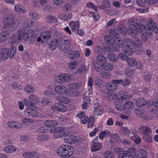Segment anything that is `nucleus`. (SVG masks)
Wrapping results in <instances>:
<instances>
[{
    "label": "nucleus",
    "instance_id": "nucleus-2",
    "mask_svg": "<svg viewBox=\"0 0 158 158\" xmlns=\"http://www.w3.org/2000/svg\"><path fill=\"white\" fill-rule=\"evenodd\" d=\"M74 152L73 148L68 144L63 145L59 146L56 150L57 154L61 156L60 158H70Z\"/></svg>",
    "mask_w": 158,
    "mask_h": 158
},
{
    "label": "nucleus",
    "instance_id": "nucleus-60",
    "mask_svg": "<svg viewBox=\"0 0 158 158\" xmlns=\"http://www.w3.org/2000/svg\"><path fill=\"white\" fill-rule=\"evenodd\" d=\"M73 6L71 4H67L64 6V9L67 11H70L73 9Z\"/></svg>",
    "mask_w": 158,
    "mask_h": 158
},
{
    "label": "nucleus",
    "instance_id": "nucleus-59",
    "mask_svg": "<svg viewBox=\"0 0 158 158\" xmlns=\"http://www.w3.org/2000/svg\"><path fill=\"white\" fill-rule=\"evenodd\" d=\"M136 3L139 6H144L146 4L145 0H136Z\"/></svg>",
    "mask_w": 158,
    "mask_h": 158
},
{
    "label": "nucleus",
    "instance_id": "nucleus-13",
    "mask_svg": "<svg viewBox=\"0 0 158 158\" xmlns=\"http://www.w3.org/2000/svg\"><path fill=\"white\" fill-rule=\"evenodd\" d=\"M137 20L136 18H132L129 20L128 24L133 27V29L131 30L132 34H136L137 32L141 33L144 27L143 25L137 24Z\"/></svg>",
    "mask_w": 158,
    "mask_h": 158
},
{
    "label": "nucleus",
    "instance_id": "nucleus-38",
    "mask_svg": "<svg viewBox=\"0 0 158 158\" xmlns=\"http://www.w3.org/2000/svg\"><path fill=\"white\" fill-rule=\"evenodd\" d=\"M110 134V132L108 130L102 131L99 135V138L100 140H102L106 136H108Z\"/></svg>",
    "mask_w": 158,
    "mask_h": 158
},
{
    "label": "nucleus",
    "instance_id": "nucleus-6",
    "mask_svg": "<svg viewBox=\"0 0 158 158\" xmlns=\"http://www.w3.org/2000/svg\"><path fill=\"white\" fill-rule=\"evenodd\" d=\"M117 30L111 29L110 31V35L115 37V40L109 35H106L105 38V40L106 43L109 45H112L114 44L115 45L116 48H118L120 44L121 43V41L117 38L118 35V33Z\"/></svg>",
    "mask_w": 158,
    "mask_h": 158
},
{
    "label": "nucleus",
    "instance_id": "nucleus-3",
    "mask_svg": "<svg viewBox=\"0 0 158 158\" xmlns=\"http://www.w3.org/2000/svg\"><path fill=\"white\" fill-rule=\"evenodd\" d=\"M135 148L131 147L129 148L127 150L123 151V149L118 147H115L114 149L115 153H118V158H138V156H133Z\"/></svg>",
    "mask_w": 158,
    "mask_h": 158
},
{
    "label": "nucleus",
    "instance_id": "nucleus-40",
    "mask_svg": "<svg viewBox=\"0 0 158 158\" xmlns=\"http://www.w3.org/2000/svg\"><path fill=\"white\" fill-rule=\"evenodd\" d=\"M35 106H32L30 107V113H26L29 115L31 116L32 117H36L38 116V114L36 110H35Z\"/></svg>",
    "mask_w": 158,
    "mask_h": 158
},
{
    "label": "nucleus",
    "instance_id": "nucleus-45",
    "mask_svg": "<svg viewBox=\"0 0 158 158\" xmlns=\"http://www.w3.org/2000/svg\"><path fill=\"white\" fill-rule=\"evenodd\" d=\"M40 36L44 39V40L48 41L50 38L51 36L47 31H44L41 33Z\"/></svg>",
    "mask_w": 158,
    "mask_h": 158
},
{
    "label": "nucleus",
    "instance_id": "nucleus-21",
    "mask_svg": "<svg viewBox=\"0 0 158 158\" xmlns=\"http://www.w3.org/2000/svg\"><path fill=\"white\" fill-rule=\"evenodd\" d=\"M88 69L87 67L85 64H83L79 65L75 73L80 75H81L85 72H88Z\"/></svg>",
    "mask_w": 158,
    "mask_h": 158
},
{
    "label": "nucleus",
    "instance_id": "nucleus-9",
    "mask_svg": "<svg viewBox=\"0 0 158 158\" xmlns=\"http://www.w3.org/2000/svg\"><path fill=\"white\" fill-rule=\"evenodd\" d=\"M34 32L32 30H28L25 32V30L23 28L20 29L17 32V39L19 41H22V40L27 41L34 34Z\"/></svg>",
    "mask_w": 158,
    "mask_h": 158
},
{
    "label": "nucleus",
    "instance_id": "nucleus-36",
    "mask_svg": "<svg viewBox=\"0 0 158 158\" xmlns=\"http://www.w3.org/2000/svg\"><path fill=\"white\" fill-rule=\"evenodd\" d=\"M134 152V155H133V156L134 157L135 156H139H139L141 155H143V156H145L146 155L147 152L146 151L142 149H139L138 150V151L136 153L135 149V148Z\"/></svg>",
    "mask_w": 158,
    "mask_h": 158
},
{
    "label": "nucleus",
    "instance_id": "nucleus-24",
    "mask_svg": "<svg viewBox=\"0 0 158 158\" xmlns=\"http://www.w3.org/2000/svg\"><path fill=\"white\" fill-rule=\"evenodd\" d=\"M56 100L64 104H68L70 102V100L69 98L60 96H58L56 97Z\"/></svg>",
    "mask_w": 158,
    "mask_h": 158
},
{
    "label": "nucleus",
    "instance_id": "nucleus-49",
    "mask_svg": "<svg viewBox=\"0 0 158 158\" xmlns=\"http://www.w3.org/2000/svg\"><path fill=\"white\" fill-rule=\"evenodd\" d=\"M46 20L49 23H56L57 19L52 16H49L46 17Z\"/></svg>",
    "mask_w": 158,
    "mask_h": 158
},
{
    "label": "nucleus",
    "instance_id": "nucleus-12",
    "mask_svg": "<svg viewBox=\"0 0 158 158\" xmlns=\"http://www.w3.org/2000/svg\"><path fill=\"white\" fill-rule=\"evenodd\" d=\"M50 131L53 134V138H59L64 137L67 134V131L65 128L62 127H59L50 130Z\"/></svg>",
    "mask_w": 158,
    "mask_h": 158
},
{
    "label": "nucleus",
    "instance_id": "nucleus-53",
    "mask_svg": "<svg viewBox=\"0 0 158 158\" xmlns=\"http://www.w3.org/2000/svg\"><path fill=\"white\" fill-rule=\"evenodd\" d=\"M131 42L133 43V46L136 47H142V43L141 41L139 40H137L135 42H133L131 40Z\"/></svg>",
    "mask_w": 158,
    "mask_h": 158
},
{
    "label": "nucleus",
    "instance_id": "nucleus-56",
    "mask_svg": "<svg viewBox=\"0 0 158 158\" xmlns=\"http://www.w3.org/2000/svg\"><path fill=\"white\" fill-rule=\"evenodd\" d=\"M30 15L31 18L34 20H37L40 18V16L38 14L33 12H31Z\"/></svg>",
    "mask_w": 158,
    "mask_h": 158
},
{
    "label": "nucleus",
    "instance_id": "nucleus-31",
    "mask_svg": "<svg viewBox=\"0 0 158 158\" xmlns=\"http://www.w3.org/2000/svg\"><path fill=\"white\" fill-rule=\"evenodd\" d=\"M125 110L128 112L131 110L134 106L133 103L131 101H127L124 103Z\"/></svg>",
    "mask_w": 158,
    "mask_h": 158
},
{
    "label": "nucleus",
    "instance_id": "nucleus-42",
    "mask_svg": "<svg viewBox=\"0 0 158 158\" xmlns=\"http://www.w3.org/2000/svg\"><path fill=\"white\" fill-rule=\"evenodd\" d=\"M78 65V62L76 61H73L69 63L68 66L70 69H75Z\"/></svg>",
    "mask_w": 158,
    "mask_h": 158
},
{
    "label": "nucleus",
    "instance_id": "nucleus-48",
    "mask_svg": "<svg viewBox=\"0 0 158 158\" xmlns=\"http://www.w3.org/2000/svg\"><path fill=\"white\" fill-rule=\"evenodd\" d=\"M21 122L24 125H28L33 123V121L31 118H24L22 119Z\"/></svg>",
    "mask_w": 158,
    "mask_h": 158
},
{
    "label": "nucleus",
    "instance_id": "nucleus-44",
    "mask_svg": "<svg viewBox=\"0 0 158 158\" xmlns=\"http://www.w3.org/2000/svg\"><path fill=\"white\" fill-rule=\"evenodd\" d=\"M108 60L112 62H115L118 61L119 57L114 54H109L108 56Z\"/></svg>",
    "mask_w": 158,
    "mask_h": 158
},
{
    "label": "nucleus",
    "instance_id": "nucleus-57",
    "mask_svg": "<svg viewBox=\"0 0 158 158\" xmlns=\"http://www.w3.org/2000/svg\"><path fill=\"white\" fill-rule=\"evenodd\" d=\"M134 71V69H127L125 71V74L127 76H130L133 73Z\"/></svg>",
    "mask_w": 158,
    "mask_h": 158
},
{
    "label": "nucleus",
    "instance_id": "nucleus-16",
    "mask_svg": "<svg viewBox=\"0 0 158 158\" xmlns=\"http://www.w3.org/2000/svg\"><path fill=\"white\" fill-rule=\"evenodd\" d=\"M122 80H113L111 83H108L106 85V89L111 90H114L118 88L117 84L122 83Z\"/></svg>",
    "mask_w": 158,
    "mask_h": 158
},
{
    "label": "nucleus",
    "instance_id": "nucleus-15",
    "mask_svg": "<svg viewBox=\"0 0 158 158\" xmlns=\"http://www.w3.org/2000/svg\"><path fill=\"white\" fill-rule=\"evenodd\" d=\"M97 60L98 63H96L94 64L95 70L100 72L101 70L102 65L100 64H104L107 61V59L106 57L102 55H98L97 56Z\"/></svg>",
    "mask_w": 158,
    "mask_h": 158
},
{
    "label": "nucleus",
    "instance_id": "nucleus-55",
    "mask_svg": "<svg viewBox=\"0 0 158 158\" xmlns=\"http://www.w3.org/2000/svg\"><path fill=\"white\" fill-rule=\"evenodd\" d=\"M131 139L137 144H139L141 141L140 138L139 137L135 135H134L133 136H131Z\"/></svg>",
    "mask_w": 158,
    "mask_h": 158
},
{
    "label": "nucleus",
    "instance_id": "nucleus-20",
    "mask_svg": "<svg viewBox=\"0 0 158 158\" xmlns=\"http://www.w3.org/2000/svg\"><path fill=\"white\" fill-rule=\"evenodd\" d=\"M10 34L7 31H3L0 33V43H3L8 39Z\"/></svg>",
    "mask_w": 158,
    "mask_h": 158
},
{
    "label": "nucleus",
    "instance_id": "nucleus-23",
    "mask_svg": "<svg viewBox=\"0 0 158 158\" xmlns=\"http://www.w3.org/2000/svg\"><path fill=\"white\" fill-rule=\"evenodd\" d=\"M70 45V43L69 41L65 40L61 42L59 46V48L60 50H64L68 49L69 48Z\"/></svg>",
    "mask_w": 158,
    "mask_h": 158
},
{
    "label": "nucleus",
    "instance_id": "nucleus-52",
    "mask_svg": "<svg viewBox=\"0 0 158 158\" xmlns=\"http://www.w3.org/2000/svg\"><path fill=\"white\" fill-rule=\"evenodd\" d=\"M87 6L88 8H92L96 12L98 11V9L97 6L91 2H88L87 4Z\"/></svg>",
    "mask_w": 158,
    "mask_h": 158
},
{
    "label": "nucleus",
    "instance_id": "nucleus-61",
    "mask_svg": "<svg viewBox=\"0 0 158 158\" xmlns=\"http://www.w3.org/2000/svg\"><path fill=\"white\" fill-rule=\"evenodd\" d=\"M12 88L15 90H18L22 89L21 86L16 83H14L12 84Z\"/></svg>",
    "mask_w": 158,
    "mask_h": 158
},
{
    "label": "nucleus",
    "instance_id": "nucleus-39",
    "mask_svg": "<svg viewBox=\"0 0 158 158\" xmlns=\"http://www.w3.org/2000/svg\"><path fill=\"white\" fill-rule=\"evenodd\" d=\"M139 131L144 135L150 132V129L146 127H141L139 128Z\"/></svg>",
    "mask_w": 158,
    "mask_h": 158
},
{
    "label": "nucleus",
    "instance_id": "nucleus-32",
    "mask_svg": "<svg viewBox=\"0 0 158 158\" xmlns=\"http://www.w3.org/2000/svg\"><path fill=\"white\" fill-rule=\"evenodd\" d=\"M16 149L15 147L12 145H9L5 147L4 150L6 152L12 153L15 152Z\"/></svg>",
    "mask_w": 158,
    "mask_h": 158
},
{
    "label": "nucleus",
    "instance_id": "nucleus-62",
    "mask_svg": "<svg viewBox=\"0 0 158 158\" xmlns=\"http://www.w3.org/2000/svg\"><path fill=\"white\" fill-rule=\"evenodd\" d=\"M119 31L122 34H124L126 33L125 27L122 25H120L119 27Z\"/></svg>",
    "mask_w": 158,
    "mask_h": 158
},
{
    "label": "nucleus",
    "instance_id": "nucleus-50",
    "mask_svg": "<svg viewBox=\"0 0 158 158\" xmlns=\"http://www.w3.org/2000/svg\"><path fill=\"white\" fill-rule=\"evenodd\" d=\"M58 111L61 112H65L67 111V108L64 105L59 103Z\"/></svg>",
    "mask_w": 158,
    "mask_h": 158
},
{
    "label": "nucleus",
    "instance_id": "nucleus-51",
    "mask_svg": "<svg viewBox=\"0 0 158 158\" xmlns=\"http://www.w3.org/2000/svg\"><path fill=\"white\" fill-rule=\"evenodd\" d=\"M143 139L145 141L148 143H151L152 141V136L150 135H147L146 134L143 135Z\"/></svg>",
    "mask_w": 158,
    "mask_h": 158
},
{
    "label": "nucleus",
    "instance_id": "nucleus-35",
    "mask_svg": "<svg viewBox=\"0 0 158 158\" xmlns=\"http://www.w3.org/2000/svg\"><path fill=\"white\" fill-rule=\"evenodd\" d=\"M80 52L77 51L71 52L69 55L70 58L73 60H76L78 59L80 57Z\"/></svg>",
    "mask_w": 158,
    "mask_h": 158
},
{
    "label": "nucleus",
    "instance_id": "nucleus-4",
    "mask_svg": "<svg viewBox=\"0 0 158 158\" xmlns=\"http://www.w3.org/2000/svg\"><path fill=\"white\" fill-rule=\"evenodd\" d=\"M155 25L154 21L152 19H149L148 21L146 27L143 25L144 27L143 29L141 32L140 33V35H142L141 38L143 41L145 42L147 40V36L152 34V29Z\"/></svg>",
    "mask_w": 158,
    "mask_h": 158
},
{
    "label": "nucleus",
    "instance_id": "nucleus-14",
    "mask_svg": "<svg viewBox=\"0 0 158 158\" xmlns=\"http://www.w3.org/2000/svg\"><path fill=\"white\" fill-rule=\"evenodd\" d=\"M55 81L59 83L68 82L71 80V77L69 74L65 73H61L54 78Z\"/></svg>",
    "mask_w": 158,
    "mask_h": 158
},
{
    "label": "nucleus",
    "instance_id": "nucleus-46",
    "mask_svg": "<svg viewBox=\"0 0 158 158\" xmlns=\"http://www.w3.org/2000/svg\"><path fill=\"white\" fill-rule=\"evenodd\" d=\"M103 156L105 158H113L114 157V155L113 152L107 151L104 153Z\"/></svg>",
    "mask_w": 158,
    "mask_h": 158
},
{
    "label": "nucleus",
    "instance_id": "nucleus-18",
    "mask_svg": "<svg viewBox=\"0 0 158 158\" xmlns=\"http://www.w3.org/2000/svg\"><path fill=\"white\" fill-rule=\"evenodd\" d=\"M128 64L132 67L136 66V68L138 69H141L143 67V64L140 62H137L136 60L134 58H130L128 60Z\"/></svg>",
    "mask_w": 158,
    "mask_h": 158
},
{
    "label": "nucleus",
    "instance_id": "nucleus-54",
    "mask_svg": "<svg viewBox=\"0 0 158 158\" xmlns=\"http://www.w3.org/2000/svg\"><path fill=\"white\" fill-rule=\"evenodd\" d=\"M51 102V100L47 98H43L41 100V103L44 106L48 105Z\"/></svg>",
    "mask_w": 158,
    "mask_h": 158
},
{
    "label": "nucleus",
    "instance_id": "nucleus-7",
    "mask_svg": "<svg viewBox=\"0 0 158 158\" xmlns=\"http://www.w3.org/2000/svg\"><path fill=\"white\" fill-rule=\"evenodd\" d=\"M3 23L5 28L9 27L11 31L14 30L19 26V23L14 22L13 15L10 14H7L5 16L3 20Z\"/></svg>",
    "mask_w": 158,
    "mask_h": 158
},
{
    "label": "nucleus",
    "instance_id": "nucleus-25",
    "mask_svg": "<svg viewBox=\"0 0 158 158\" xmlns=\"http://www.w3.org/2000/svg\"><path fill=\"white\" fill-rule=\"evenodd\" d=\"M9 49L5 48H2L1 53V57L2 59L6 60L9 57L8 55Z\"/></svg>",
    "mask_w": 158,
    "mask_h": 158
},
{
    "label": "nucleus",
    "instance_id": "nucleus-43",
    "mask_svg": "<svg viewBox=\"0 0 158 158\" xmlns=\"http://www.w3.org/2000/svg\"><path fill=\"white\" fill-rule=\"evenodd\" d=\"M146 103L147 102L145 99L142 98H139L136 102L137 105L139 107L144 106Z\"/></svg>",
    "mask_w": 158,
    "mask_h": 158
},
{
    "label": "nucleus",
    "instance_id": "nucleus-11",
    "mask_svg": "<svg viewBox=\"0 0 158 158\" xmlns=\"http://www.w3.org/2000/svg\"><path fill=\"white\" fill-rule=\"evenodd\" d=\"M81 87L80 84L77 83H71L68 85L67 91L66 95L70 97H75L79 95V93L77 89Z\"/></svg>",
    "mask_w": 158,
    "mask_h": 158
},
{
    "label": "nucleus",
    "instance_id": "nucleus-30",
    "mask_svg": "<svg viewBox=\"0 0 158 158\" xmlns=\"http://www.w3.org/2000/svg\"><path fill=\"white\" fill-rule=\"evenodd\" d=\"M19 40L17 39V33L15 35H12L11 36L8 41V43L11 46H14L16 41Z\"/></svg>",
    "mask_w": 158,
    "mask_h": 158
},
{
    "label": "nucleus",
    "instance_id": "nucleus-10",
    "mask_svg": "<svg viewBox=\"0 0 158 158\" xmlns=\"http://www.w3.org/2000/svg\"><path fill=\"white\" fill-rule=\"evenodd\" d=\"M133 45L131 40L126 39L124 42L121 41L119 47L123 48V50L127 55H131L133 54L134 52L132 48V47H133Z\"/></svg>",
    "mask_w": 158,
    "mask_h": 158
},
{
    "label": "nucleus",
    "instance_id": "nucleus-8",
    "mask_svg": "<svg viewBox=\"0 0 158 158\" xmlns=\"http://www.w3.org/2000/svg\"><path fill=\"white\" fill-rule=\"evenodd\" d=\"M40 101L39 98L36 95L31 94L28 97V99L25 98L23 100V102L25 105L26 108L25 112V113H30V107L34 106V105Z\"/></svg>",
    "mask_w": 158,
    "mask_h": 158
},
{
    "label": "nucleus",
    "instance_id": "nucleus-29",
    "mask_svg": "<svg viewBox=\"0 0 158 158\" xmlns=\"http://www.w3.org/2000/svg\"><path fill=\"white\" fill-rule=\"evenodd\" d=\"M17 51L16 48L14 46H12L9 49L8 55L10 58H13L15 55Z\"/></svg>",
    "mask_w": 158,
    "mask_h": 158
},
{
    "label": "nucleus",
    "instance_id": "nucleus-5",
    "mask_svg": "<svg viewBox=\"0 0 158 158\" xmlns=\"http://www.w3.org/2000/svg\"><path fill=\"white\" fill-rule=\"evenodd\" d=\"M64 141L67 143L79 145L83 143L85 141V139L84 138L70 134L67 131V134L65 135Z\"/></svg>",
    "mask_w": 158,
    "mask_h": 158
},
{
    "label": "nucleus",
    "instance_id": "nucleus-64",
    "mask_svg": "<svg viewBox=\"0 0 158 158\" xmlns=\"http://www.w3.org/2000/svg\"><path fill=\"white\" fill-rule=\"evenodd\" d=\"M103 6L100 7L102 9H104L105 8L108 7L110 6L109 2L108 0H105L103 3Z\"/></svg>",
    "mask_w": 158,
    "mask_h": 158
},
{
    "label": "nucleus",
    "instance_id": "nucleus-47",
    "mask_svg": "<svg viewBox=\"0 0 158 158\" xmlns=\"http://www.w3.org/2000/svg\"><path fill=\"white\" fill-rule=\"evenodd\" d=\"M36 155L35 153L26 152L23 154L25 158H35Z\"/></svg>",
    "mask_w": 158,
    "mask_h": 158
},
{
    "label": "nucleus",
    "instance_id": "nucleus-37",
    "mask_svg": "<svg viewBox=\"0 0 158 158\" xmlns=\"http://www.w3.org/2000/svg\"><path fill=\"white\" fill-rule=\"evenodd\" d=\"M101 67L105 70L107 71L112 70L113 69V65L109 63H105L102 64Z\"/></svg>",
    "mask_w": 158,
    "mask_h": 158
},
{
    "label": "nucleus",
    "instance_id": "nucleus-17",
    "mask_svg": "<svg viewBox=\"0 0 158 158\" xmlns=\"http://www.w3.org/2000/svg\"><path fill=\"white\" fill-rule=\"evenodd\" d=\"M98 139V137L95 138L91 142V149L92 152H95L100 150L102 147V144L99 142H96Z\"/></svg>",
    "mask_w": 158,
    "mask_h": 158
},
{
    "label": "nucleus",
    "instance_id": "nucleus-28",
    "mask_svg": "<svg viewBox=\"0 0 158 158\" xmlns=\"http://www.w3.org/2000/svg\"><path fill=\"white\" fill-rule=\"evenodd\" d=\"M44 124L47 127H52L57 126L58 123L55 120H47L44 123Z\"/></svg>",
    "mask_w": 158,
    "mask_h": 158
},
{
    "label": "nucleus",
    "instance_id": "nucleus-34",
    "mask_svg": "<svg viewBox=\"0 0 158 158\" xmlns=\"http://www.w3.org/2000/svg\"><path fill=\"white\" fill-rule=\"evenodd\" d=\"M110 140L111 142L113 143L118 142L120 141L118 135L115 134L111 135Z\"/></svg>",
    "mask_w": 158,
    "mask_h": 158
},
{
    "label": "nucleus",
    "instance_id": "nucleus-41",
    "mask_svg": "<svg viewBox=\"0 0 158 158\" xmlns=\"http://www.w3.org/2000/svg\"><path fill=\"white\" fill-rule=\"evenodd\" d=\"M103 113V110L99 107H95L94 110V113L95 115L99 116Z\"/></svg>",
    "mask_w": 158,
    "mask_h": 158
},
{
    "label": "nucleus",
    "instance_id": "nucleus-26",
    "mask_svg": "<svg viewBox=\"0 0 158 158\" xmlns=\"http://www.w3.org/2000/svg\"><path fill=\"white\" fill-rule=\"evenodd\" d=\"M25 91L28 94H33L35 91V88L30 85H26L24 87Z\"/></svg>",
    "mask_w": 158,
    "mask_h": 158
},
{
    "label": "nucleus",
    "instance_id": "nucleus-1",
    "mask_svg": "<svg viewBox=\"0 0 158 158\" xmlns=\"http://www.w3.org/2000/svg\"><path fill=\"white\" fill-rule=\"evenodd\" d=\"M107 96L109 99H117V100L114 102V105L116 108L118 110L122 111L125 110L124 104H123L122 100H126L132 97L131 94L127 92L122 91L118 94L114 95L110 91L107 93Z\"/></svg>",
    "mask_w": 158,
    "mask_h": 158
},
{
    "label": "nucleus",
    "instance_id": "nucleus-27",
    "mask_svg": "<svg viewBox=\"0 0 158 158\" xmlns=\"http://www.w3.org/2000/svg\"><path fill=\"white\" fill-rule=\"evenodd\" d=\"M14 9L15 12L18 14H24L26 12V9L19 4L16 5L15 6Z\"/></svg>",
    "mask_w": 158,
    "mask_h": 158
},
{
    "label": "nucleus",
    "instance_id": "nucleus-19",
    "mask_svg": "<svg viewBox=\"0 0 158 158\" xmlns=\"http://www.w3.org/2000/svg\"><path fill=\"white\" fill-rule=\"evenodd\" d=\"M55 92L61 95H66L67 91V88L64 85H57L55 89Z\"/></svg>",
    "mask_w": 158,
    "mask_h": 158
},
{
    "label": "nucleus",
    "instance_id": "nucleus-22",
    "mask_svg": "<svg viewBox=\"0 0 158 158\" xmlns=\"http://www.w3.org/2000/svg\"><path fill=\"white\" fill-rule=\"evenodd\" d=\"M69 26L72 31L76 32L79 27V22L78 21H71L69 23Z\"/></svg>",
    "mask_w": 158,
    "mask_h": 158
},
{
    "label": "nucleus",
    "instance_id": "nucleus-63",
    "mask_svg": "<svg viewBox=\"0 0 158 158\" xmlns=\"http://www.w3.org/2000/svg\"><path fill=\"white\" fill-rule=\"evenodd\" d=\"M153 104L157 109H158V93L156 94L154 100Z\"/></svg>",
    "mask_w": 158,
    "mask_h": 158
},
{
    "label": "nucleus",
    "instance_id": "nucleus-33",
    "mask_svg": "<svg viewBox=\"0 0 158 158\" xmlns=\"http://www.w3.org/2000/svg\"><path fill=\"white\" fill-rule=\"evenodd\" d=\"M59 42L57 39H54L51 42L49 45V48L52 50H53L57 47Z\"/></svg>",
    "mask_w": 158,
    "mask_h": 158
},
{
    "label": "nucleus",
    "instance_id": "nucleus-58",
    "mask_svg": "<svg viewBox=\"0 0 158 158\" xmlns=\"http://www.w3.org/2000/svg\"><path fill=\"white\" fill-rule=\"evenodd\" d=\"M59 103H56L55 105H52L51 106L52 110L54 112H57L58 111Z\"/></svg>",
    "mask_w": 158,
    "mask_h": 158
}]
</instances>
